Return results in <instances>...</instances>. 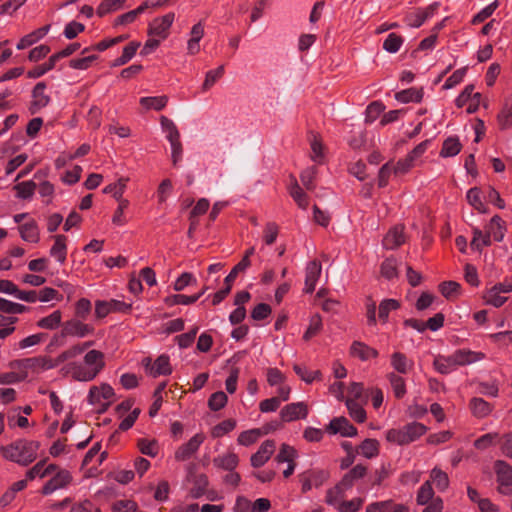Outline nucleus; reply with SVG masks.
<instances>
[{"instance_id": "f257e3e1", "label": "nucleus", "mask_w": 512, "mask_h": 512, "mask_svg": "<svg viewBox=\"0 0 512 512\" xmlns=\"http://www.w3.org/2000/svg\"><path fill=\"white\" fill-rule=\"evenodd\" d=\"M105 354L97 349L88 350L82 360L70 361L61 367V373L78 382H91L104 370Z\"/></svg>"}, {"instance_id": "f03ea898", "label": "nucleus", "mask_w": 512, "mask_h": 512, "mask_svg": "<svg viewBox=\"0 0 512 512\" xmlns=\"http://www.w3.org/2000/svg\"><path fill=\"white\" fill-rule=\"evenodd\" d=\"M39 448L38 441L20 439L1 447V452L6 460L28 466L36 460Z\"/></svg>"}, {"instance_id": "7ed1b4c3", "label": "nucleus", "mask_w": 512, "mask_h": 512, "mask_svg": "<svg viewBox=\"0 0 512 512\" xmlns=\"http://www.w3.org/2000/svg\"><path fill=\"white\" fill-rule=\"evenodd\" d=\"M428 428L420 422H411L399 429H389L386 440L397 445H406L416 441L427 432Z\"/></svg>"}, {"instance_id": "20e7f679", "label": "nucleus", "mask_w": 512, "mask_h": 512, "mask_svg": "<svg viewBox=\"0 0 512 512\" xmlns=\"http://www.w3.org/2000/svg\"><path fill=\"white\" fill-rule=\"evenodd\" d=\"M64 362V360H60V354L56 358L39 356L24 359L20 362V367L24 370L22 378L24 379L29 375H39L44 371L58 367Z\"/></svg>"}, {"instance_id": "39448f33", "label": "nucleus", "mask_w": 512, "mask_h": 512, "mask_svg": "<svg viewBox=\"0 0 512 512\" xmlns=\"http://www.w3.org/2000/svg\"><path fill=\"white\" fill-rule=\"evenodd\" d=\"M115 392L108 383H101L98 386H92L87 395L89 404L96 406L100 411L104 412L113 403Z\"/></svg>"}, {"instance_id": "423d86ee", "label": "nucleus", "mask_w": 512, "mask_h": 512, "mask_svg": "<svg viewBox=\"0 0 512 512\" xmlns=\"http://www.w3.org/2000/svg\"><path fill=\"white\" fill-rule=\"evenodd\" d=\"M347 492H334V488L329 489L326 493L327 504L333 506L338 512H357L363 505V499L356 497L351 500H344Z\"/></svg>"}, {"instance_id": "0eeeda50", "label": "nucleus", "mask_w": 512, "mask_h": 512, "mask_svg": "<svg viewBox=\"0 0 512 512\" xmlns=\"http://www.w3.org/2000/svg\"><path fill=\"white\" fill-rule=\"evenodd\" d=\"M83 320L84 319L80 318H72L64 322L62 335L79 339L92 335L94 333L93 325L87 324Z\"/></svg>"}, {"instance_id": "6e6552de", "label": "nucleus", "mask_w": 512, "mask_h": 512, "mask_svg": "<svg viewBox=\"0 0 512 512\" xmlns=\"http://www.w3.org/2000/svg\"><path fill=\"white\" fill-rule=\"evenodd\" d=\"M175 20V14L170 12L153 19L148 26V36H156L163 41L169 36V30Z\"/></svg>"}, {"instance_id": "1a4fd4ad", "label": "nucleus", "mask_w": 512, "mask_h": 512, "mask_svg": "<svg viewBox=\"0 0 512 512\" xmlns=\"http://www.w3.org/2000/svg\"><path fill=\"white\" fill-rule=\"evenodd\" d=\"M205 440V435L203 433H197L193 437L189 439L188 442L181 445L175 451V459L179 462L186 461L190 459L200 448Z\"/></svg>"}, {"instance_id": "9d476101", "label": "nucleus", "mask_w": 512, "mask_h": 512, "mask_svg": "<svg viewBox=\"0 0 512 512\" xmlns=\"http://www.w3.org/2000/svg\"><path fill=\"white\" fill-rule=\"evenodd\" d=\"M47 85L44 82H38L31 94V102L29 106V111L31 114H36L50 103V96L46 92Z\"/></svg>"}, {"instance_id": "9b49d317", "label": "nucleus", "mask_w": 512, "mask_h": 512, "mask_svg": "<svg viewBox=\"0 0 512 512\" xmlns=\"http://www.w3.org/2000/svg\"><path fill=\"white\" fill-rule=\"evenodd\" d=\"M326 431L330 435L340 434L343 437H355L358 434L357 428L354 427L347 418L335 417L326 427Z\"/></svg>"}, {"instance_id": "f8f14e48", "label": "nucleus", "mask_w": 512, "mask_h": 512, "mask_svg": "<svg viewBox=\"0 0 512 512\" xmlns=\"http://www.w3.org/2000/svg\"><path fill=\"white\" fill-rule=\"evenodd\" d=\"M309 414L308 405L305 402H294L285 405L280 411V418L284 422H293L306 419Z\"/></svg>"}, {"instance_id": "ddd939ff", "label": "nucleus", "mask_w": 512, "mask_h": 512, "mask_svg": "<svg viewBox=\"0 0 512 512\" xmlns=\"http://www.w3.org/2000/svg\"><path fill=\"white\" fill-rule=\"evenodd\" d=\"M56 474L42 488L44 495H50L59 489L66 488L72 481L71 473L66 469H56Z\"/></svg>"}, {"instance_id": "4468645a", "label": "nucleus", "mask_w": 512, "mask_h": 512, "mask_svg": "<svg viewBox=\"0 0 512 512\" xmlns=\"http://www.w3.org/2000/svg\"><path fill=\"white\" fill-rule=\"evenodd\" d=\"M247 268V260H241L237 265L234 266V268L231 270V272L225 277V284L226 287L224 289H221L217 291L212 298V304L218 305L220 304L225 297L230 293L231 286L234 280L236 279L237 275L244 271Z\"/></svg>"}, {"instance_id": "2eb2a0df", "label": "nucleus", "mask_w": 512, "mask_h": 512, "mask_svg": "<svg viewBox=\"0 0 512 512\" xmlns=\"http://www.w3.org/2000/svg\"><path fill=\"white\" fill-rule=\"evenodd\" d=\"M328 478V473L324 470H312L304 472L300 476L301 490L306 493L313 488H318L324 484Z\"/></svg>"}, {"instance_id": "dca6fc26", "label": "nucleus", "mask_w": 512, "mask_h": 512, "mask_svg": "<svg viewBox=\"0 0 512 512\" xmlns=\"http://www.w3.org/2000/svg\"><path fill=\"white\" fill-rule=\"evenodd\" d=\"M322 273V265L317 260H312L305 267L304 292L311 294L315 291L316 285Z\"/></svg>"}, {"instance_id": "f3484780", "label": "nucleus", "mask_w": 512, "mask_h": 512, "mask_svg": "<svg viewBox=\"0 0 512 512\" xmlns=\"http://www.w3.org/2000/svg\"><path fill=\"white\" fill-rule=\"evenodd\" d=\"M366 474V467L358 464L348 471L341 481L335 486L334 492L337 491H349L353 488L356 482L362 479Z\"/></svg>"}, {"instance_id": "a211bd4d", "label": "nucleus", "mask_w": 512, "mask_h": 512, "mask_svg": "<svg viewBox=\"0 0 512 512\" xmlns=\"http://www.w3.org/2000/svg\"><path fill=\"white\" fill-rule=\"evenodd\" d=\"M500 492L506 493L512 486V467L502 460H497L494 465Z\"/></svg>"}, {"instance_id": "6ab92c4d", "label": "nucleus", "mask_w": 512, "mask_h": 512, "mask_svg": "<svg viewBox=\"0 0 512 512\" xmlns=\"http://www.w3.org/2000/svg\"><path fill=\"white\" fill-rule=\"evenodd\" d=\"M275 451V442L273 440L264 441L256 453L251 456V465L255 468L262 467L273 455Z\"/></svg>"}, {"instance_id": "aec40b11", "label": "nucleus", "mask_w": 512, "mask_h": 512, "mask_svg": "<svg viewBox=\"0 0 512 512\" xmlns=\"http://www.w3.org/2000/svg\"><path fill=\"white\" fill-rule=\"evenodd\" d=\"M145 361L146 368L149 374L153 377H157L160 375H169L172 372L170 358L167 355H160L152 364L150 359H147Z\"/></svg>"}, {"instance_id": "412c9836", "label": "nucleus", "mask_w": 512, "mask_h": 512, "mask_svg": "<svg viewBox=\"0 0 512 512\" xmlns=\"http://www.w3.org/2000/svg\"><path fill=\"white\" fill-rule=\"evenodd\" d=\"M53 240L54 243L49 250V254L60 265H63L67 258V237L65 235L58 234L53 237Z\"/></svg>"}, {"instance_id": "4be33fe9", "label": "nucleus", "mask_w": 512, "mask_h": 512, "mask_svg": "<svg viewBox=\"0 0 512 512\" xmlns=\"http://www.w3.org/2000/svg\"><path fill=\"white\" fill-rule=\"evenodd\" d=\"M452 356L457 367L470 365L478 361H481L485 358L484 353L467 349H458L454 353H452Z\"/></svg>"}, {"instance_id": "5701e85b", "label": "nucleus", "mask_w": 512, "mask_h": 512, "mask_svg": "<svg viewBox=\"0 0 512 512\" xmlns=\"http://www.w3.org/2000/svg\"><path fill=\"white\" fill-rule=\"evenodd\" d=\"M405 242L404 228L395 226L389 230L384 237L382 244L387 250H394Z\"/></svg>"}, {"instance_id": "b1692460", "label": "nucleus", "mask_w": 512, "mask_h": 512, "mask_svg": "<svg viewBox=\"0 0 512 512\" xmlns=\"http://www.w3.org/2000/svg\"><path fill=\"white\" fill-rule=\"evenodd\" d=\"M437 7H438V4L434 3L425 9L418 10L415 13L409 15L407 18L408 25L413 28L420 27L422 24H424V22L426 20H428L429 18H431L434 15Z\"/></svg>"}, {"instance_id": "393cba45", "label": "nucleus", "mask_w": 512, "mask_h": 512, "mask_svg": "<svg viewBox=\"0 0 512 512\" xmlns=\"http://www.w3.org/2000/svg\"><path fill=\"white\" fill-rule=\"evenodd\" d=\"M213 464L216 468L232 471L235 470L239 464V457L236 453L228 451L213 459Z\"/></svg>"}, {"instance_id": "a878e982", "label": "nucleus", "mask_w": 512, "mask_h": 512, "mask_svg": "<svg viewBox=\"0 0 512 512\" xmlns=\"http://www.w3.org/2000/svg\"><path fill=\"white\" fill-rule=\"evenodd\" d=\"M390 364L399 374H407L414 366L413 360L401 352H394L391 355Z\"/></svg>"}, {"instance_id": "bb28decb", "label": "nucleus", "mask_w": 512, "mask_h": 512, "mask_svg": "<svg viewBox=\"0 0 512 512\" xmlns=\"http://www.w3.org/2000/svg\"><path fill=\"white\" fill-rule=\"evenodd\" d=\"M350 353L353 357H357L362 361H367L378 356L376 349L360 341H355L352 343L350 347Z\"/></svg>"}, {"instance_id": "cd10ccee", "label": "nucleus", "mask_w": 512, "mask_h": 512, "mask_svg": "<svg viewBox=\"0 0 512 512\" xmlns=\"http://www.w3.org/2000/svg\"><path fill=\"white\" fill-rule=\"evenodd\" d=\"M485 231L490 239L493 238L497 242L502 241L505 235L504 221L499 216L492 217L486 225Z\"/></svg>"}, {"instance_id": "c85d7f7f", "label": "nucleus", "mask_w": 512, "mask_h": 512, "mask_svg": "<svg viewBox=\"0 0 512 512\" xmlns=\"http://www.w3.org/2000/svg\"><path fill=\"white\" fill-rule=\"evenodd\" d=\"M21 238L29 243H38L40 232L37 223L34 220L26 222L19 227Z\"/></svg>"}, {"instance_id": "c756f323", "label": "nucleus", "mask_w": 512, "mask_h": 512, "mask_svg": "<svg viewBox=\"0 0 512 512\" xmlns=\"http://www.w3.org/2000/svg\"><path fill=\"white\" fill-rule=\"evenodd\" d=\"M56 469L57 466L55 464H49L45 466V461H39L26 472V478L30 481L37 477L42 479L55 472Z\"/></svg>"}, {"instance_id": "7c9ffc66", "label": "nucleus", "mask_w": 512, "mask_h": 512, "mask_svg": "<svg viewBox=\"0 0 512 512\" xmlns=\"http://www.w3.org/2000/svg\"><path fill=\"white\" fill-rule=\"evenodd\" d=\"M497 122L502 130L512 128V95L505 100L497 116Z\"/></svg>"}, {"instance_id": "2f4dec72", "label": "nucleus", "mask_w": 512, "mask_h": 512, "mask_svg": "<svg viewBox=\"0 0 512 512\" xmlns=\"http://www.w3.org/2000/svg\"><path fill=\"white\" fill-rule=\"evenodd\" d=\"M50 26H43L22 37L17 43V49L23 50L41 40L49 32Z\"/></svg>"}, {"instance_id": "473e14b6", "label": "nucleus", "mask_w": 512, "mask_h": 512, "mask_svg": "<svg viewBox=\"0 0 512 512\" xmlns=\"http://www.w3.org/2000/svg\"><path fill=\"white\" fill-rule=\"evenodd\" d=\"M423 89L411 87L395 94V99L400 103H419L423 99Z\"/></svg>"}, {"instance_id": "72a5a7b5", "label": "nucleus", "mask_w": 512, "mask_h": 512, "mask_svg": "<svg viewBox=\"0 0 512 512\" xmlns=\"http://www.w3.org/2000/svg\"><path fill=\"white\" fill-rule=\"evenodd\" d=\"M93 345V341H85L74 344L60 353V360H64L66 362L69 359H73L83 353H86L88 350H90L89 348Z\"/></svg>"}, {"instance_id": "f704fd0d", "label": "nucleus", "mask_w": 512, "mask_h": 512, "mask_svg": "<svg viewBox=\"0 0 512 512\" xmlns=\"http://www.w3.org/2000/svg\"><path fill=\"white\" fill-rule=\"evenodd\" d=\"M62 323V312L60 310H55L51 314L40 318L36 325L41 329L46 330H55Z\"/></svg>"}, {"instance_id": "c9c22d12", "label": "nucleus", "mask_w": 512, "mask_h": 512, "mask_svg": "<svg viewBox=\"0 0 512 512\" xmlns=\"http://www.w3.org/2000/svg\"><path fill=\"white\" fill-rule=\"evenodd\" d=\"M294 372L306 384H312L314 381L322 379L320 370H310L304 365L295 364L293 366Z\"/></svg>"}, {"instance_id": "e433bc0d", "label": "nucleus", "mask_w": 512, "mask_h": 512, "mask_svg": "<svg viewBox=\"0 0 512 512\" xmlns=\"http://www.w3.org/2000/svg\"><path fill=\"white\" fill-rule=\"evenodd\" d=\"M429 481L431 482V484L433 483L436 486L437 490L440 492L446 491L450 483L448 474L439 467H434L430 471Z\"/></svg>"}, {"instance_id": "4c0bfd02", "label": "nucleus", "mask_w": 512, "mask_h": 512, "mask_svg": "<svg viewBox=\"0 0 512 512\" xmlns=\"http://www.w3.org/2000/svg\"><path fill=\"white\" fill-rule=\"evenodd\" d=\"M345 405L349 412L350 417L357 423H363L366 421L367 414L362 404L358 403L352 398L345 400Z\"/></svg>"}, {"instance_id": "58836bf2", "label": "nucleus", "mask_w": 512, "mask_h": 512, "mask_svg": "<svg viewBox=\"0 0 512 512\" xmlns=\"http://www.w3.org/2000/svg\"><path fill=\"white\" fill-rule=\"evenodd\" d=\"M139 102L145 110L160 111L167 105L168 97L165 95L142 97Z\"/></svg>"}, {"instance_id": "ea45409f", "label": "nucleus", "mask_w": 512, "mask_h": 512, "mask_svg": "<svg viewBox=\"0 0 512 512\" xmlns=\"http://www.w3.org/2000/svg\"><path fill=\"white\" fill-rule=\"evenodd\" d=\"M472 414L477 418L487 417L492 412V406L482 398L474 397L470 401Z\"/></svg>"}, {"instance_id": "a19ab883", "label": "nucleus", "mask_w": 512, "mask_h": 512, "mask_svg": "<svg viewBox=\"0 0 512 512\" xmlns=\"http://www.w3.org/2000/svg\"><path fill=\"white\" fill-rule=\"evenodd\" d=\"M433 366L441 374H449L457 368L452 354L449 356H437L434 359Z\"/></svg>"}, {"instance_id": "79ce46f5", "label": "nucleus", "mask_w": 512, "mask_h": 512, "mask_svg": "<svg viewBox=\"0 0 512 512\" xmlns=\"http://www.w3.org/2000/svg\"><path fill=\"white\" fill-rule=\"evenodd\" d=\"M208 484V477L205 474L196 475L193 478V487L190 490V496L193 499L201 498L206 494Z\"/></svg>"}, {"instance_id": "37998d69", "label": "nucleus", "mask_w": 512, "mask_h": 512, "mask_svg": "<svg viewBox=\"0 0 512 512\" xmlns=\"http://www.w3.org/2000/svg\"><path fill=\"white\" fill-rule=\"evenodd\" d=\"M466 199L468 203L478 212L486 213L487 209L482 199L481 190L477 187L470 188L467 191Z\"/></svg>"}, {"instance_id": "c03bdc74", "label": "nucleus", "mask_w": 512, "mask_h": 512, "mask_svg": "<svg viewBox=\"0 0 512 512\" xmlns=\"http://www.w3.org/2000/svg\"><path fill=\"white\" fill-rule=\"evenodd\" d=\"M483 299L487 305H491L495 308L503 306L508 300V298L504 296L503 293H500L494 286L485 292Z\"/></svg>"}, {"instance_id": "a18cd8bd", "label": "nucleus", "mask_w": 512, "mask_h": 512, "mask_svg": "<svg viewBox=\"0 0 512 512\" xmlns=\"http://www.w3.org/2000/svg\"><path fill=\"white\" fill-rule=\"evenodd\" d=\"M434 497V490L430 481H425L417 491L416 502L418 505L424 506L432 502Z\"/></svg>"}, {"instance_id": "49530a36", "label": "nucleus", "mask_w": 512, "mask_h": 512, "mask_svg": "<svg viewBox=\"0 0 512 512\" xmlns=\"http://www.w3.org/2000/svg\"><path fill=\"white\" fill-rule=\"evenodd\" d=\"M140 47V42H130L123 48L122 55L114 60L113 67L122 66L128 63L136 54L137 49Z\"/></svg>"}, {"instance_id": "de8ad7c7", "label": "nucleus", "mask_w": 512, "mask_h": 512, "mask_svg": "<svg viewBox=\"0 0 512 512\" xmlns=\"http://www.w3.org/2000/svg\"><path fill=\"white\" fill-rule=\"evenodd\" d=\"M359 453L367 459L375 458L379 454V442L376 439H365L359 446Z\"/></svg>"}, {"instance_id": "09e8293b", "label": "nucleus", "mask_w": 512, "mask_h": 512, "mask_svg": "<svg viewBox=\"0 0 512 512\" xmlns=\"http://www.w3.org/2000/svg\"><path fill=\"white\" fill-rule=\"evenodd\" d=\"M387 378L391 384L393 393L396 398L401 399L406 394V383L403 377L400 375L390 372Z\"/></svg>"}, {"instance_id": "8fccbe9b", "label": "nucleus", "mask_w": 512, "mask_h": 512, "mask_svg": "<svg viewBox=\"0 0 512 512\" xmlns=\"http://www.w3.org/2000/svg\"><path fill=\"white\" fill-rule=\"evenodd\" d=\"M461 151V143L458 138L449 137L442 145L440 156L443 158L456 156Z\"/></svg>"}, {"instance_id": "3c124183", "label": "nucleus", "mask_w": 512, "mask_h": 512, "mask_svg": "<svg viewBox=\"0 0 512 512\" xmlns=\"http://www.w3.org/2000/svg\"><path fill=\"white\" fill-rule=\"evenodd\" d=\"M491 244V239L489 235L483 232L478 227L473 228V238L471 241V248L476 251H482V249Z\"/></svg>"}, {"instance_id": "603ef678", "label": "nucleus", "mask_w": 512, "mask_h": 512, "mask_svg": "<svg viewBox=\"0 0 512 512\" xmlns=\"http://www.w3.org/2000/svg\"><path fill=\"white\" fill-rule=\"evenodd\" d=\"M16 197L19 199H31L36 190V184L32 180L23 181L14 186Z\"/></svg>"}, {"instance_id": "864d4df0", "label": "nucleus", "mask_w": 512, "mask_h": 512, "mask_svg": "<svg viewBox=\"0 0 512 512\" xmlns=\"http://www.w3.org/2000/svg\"><path fill=\"white\" fill-rule=\"evenodd\" d=\"M400 307V303L395 299H384L379 304L378 318L382 323H386L389 318V314L392 311L397 310Z\"/></svg>"}, {"instance_id": "5fc2aeb1", "label": "nucleus", "mask_w": 512, "mask_h": 512, "mask_svg": "<svg viewBox=\"0 0 512 512\" xmlns=\"http://www.w3.org/2000/svg\"><path fill=\"white\" fill-rule=\"evenodd\" d=\"M263 435L261 429L254 428L250 430L243 431L239 434L237 438V443L241 446L248 447L255 442Z\"/></svg>"}, {"instance_id": "6e6d98bb", "label": "nucleus", "mask_w": 512, "mask_h": 512, "mask_svg": "<svg viewBox=\"0 0 512 512\" xmlns=\"http://www.w3.org/2000/svg\"><path fill=\"white\" fill-rule=\"evenodd\" d=\"M127 181L126 178H120L117 182L107 185L103 189V193L111 194L117 201L122 200L124 199L123 194L126 190Z\"/></svg>"}, {"instance_id": "4d7b16f0", "label": "nucleus", "mask_w": 512, "mask_h": 512, "mask_svg": "<svg viewBox=\"0 0 512 512\" xmlns=\"http://www.w3.org/2000/svg\"><path fill=\"white\" fill-rule=\"evenodd\" d=\"M160 123H161V128L166 135V139L169 142H173V140L180 139L179 131H178L175 123L171 119H169L165 116H161Z\"/></svg>"}, {"instance_id": "13d9d810", "label": "nucleus", "mask_w": 512, "mask_h": 512, "mask_svg": "<svg viewBox=\"0 0 512 512\" xmlns=\"http://www.w3.org/2000/svg\"><path fill=\"white\" fill-rule=\"evenodd\" d=\"M146 8H148V3H143L140 6H138L136 9L120 15L115 20V25H127L130 23H133L136 20V18L138 17V15L143 13Z\"/></svg>"}, {"instance_id": "bf43d9fd", "label": "nucleus", "mask_w": 512, "mask_h": 512, "mask_svg": "<svg viewBox=\"0 0 512 512\" xmlns=\"http://www.w3.org/2000/svg\"><path fill=\"white\" fill-rule=\"evenodd\" d=\"M404 39L396 34L390 33L383 42V49L388 53H397L402 47Z\"/></svg>"}, {"instance_id": "052dcab7", "label": "nucleus", "mask_w": 512, "mask_h": 512, "mask_svg": "<svg viewBox=\"0 0 512 512\" xmlns=\"http://www.w3.org/2000/svg\"><path fill=\"white\" fill-rule=\"evenodd\" d=\"M289 192L299 208L303 210H306L308 208V197L296 182L293 185H291Z\"/></svg>"}, {"instance_id": "680f3d73", "label": "nucleus", "mask_w": 512, "mask_h": 512, "mask_svg": "<svg viewBox=\"0 0 512 512\" xmlns=\"http://www.w3.org/2000/svg\"><path fill=\"white\" fill-rule=\"evenodd\" d=\"M235 427H236L235 420H233V419L224 420V421L220 422L219 424L215 425L211 429V436L213 438H221L224 435L231 432L232 430H234Z\"/></svg>"}, {"instance_id": "e2e57ef3", "label": "nucleus", "mask_w": 512, "mask_h": 512, "mask_svg": "<svg viewBox=\"0 0 512 512\" xmlns=\"http://www.w3.org/2000/svg\"><path fill=\"white\" fill-rule=\"evenodd\" d=\"M140 452L149 457H156L159 453V444L156 440L140 439L138 441Z\"/></svg>"}, {"instance_id": "0e129e2a", "label": "nucleus", "mask_w": 512, "mask_h": 512, "mask_svg": "<svg viewBox=\"0 0 512 512\" xmlns=\"http://www.w3.org/2000/svg\"><path fill=\"white\" fill-rule=\"evenodd\" d=\"M224 74V66L220 65L216 69L209 70L205 75L202 84V90L208 91Z\"/></svg>"}, {"instance_id": "69168bd1", "label": "nucleus", "mask_w": 512, "mask_h": 512, "mask_svg": "<svg viewBox=\"0 0 512 512\" xmlns=\"http://www.w3.org/2000/svg\"><path fill=\"white\" fill-rule=\"evenodd\" d=\"M201 297V294H195L191 296L183 295V294H174L166 298V303L168 305H190L198 301Z\"/></svg>"}, {"instance_id": "338daca9", "label": "nucleus", "mask_w": 512, "mask_h": 512, "mask_svg": "<svg viewBox=\"0 0 512 512\" xmlns=\"http://www.w3.org/2000/svg\"><path fill=\"white\" fill-rule=\"evenodd\" d=\"M298 457L296 449L288 444H282L280 451L276 457L279 463H291Z\"/></svg>"}, {"instance_id": "774afa93", "label": "nucleus", "mask_w": 512, "mask_h": 512, "mask_svg": "<svg viewBox=\"0 0 512 512\" xmlns=\"http://www.w3.org/2000/svg\"><path fill=\"white\" fill-rule=\"evenodd\" d=\"M227 401V395L223 391H217L210 396L208 406L212 411H219L225 407Z\"/></svg>"}]
</instances>
